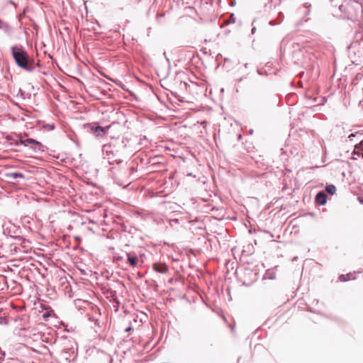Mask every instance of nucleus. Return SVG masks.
<instances>
[{"label":"nucleus","instance_id":"obj_1","mask_svg":"<svg viewBox=\"0 0 363 363\" xmlns=\"http://www.w3.org/2000/svg\"><path fill=\"white\" fill-rule=\"evenodd\" d=\"M12 55L16 64L21 68L29 70V57L26 52L18 48H12Z\"/></svg>","mask_w":363,"mask_h":363},{"label":"nucleus","instance_id":"obj_2","mask_svg":"<svg viewBox=\"0 0 363 363\" xmlns=\"http://www.w3.org/2000/svg\"><path fill=\"white\" fill-rule=\"evenodd\" d=\"M88 127L90 129V132L96 137H104L110 128V126L101 127L94 124H89Z\"/></svg>","mask_w":363,"mask_h":363},{"label":"nucleus","instance_id":"obj_3","mask_svg":"<svg viewBox=\"0 0 363 363\" xmlns=\"http://www.w3.org/2000/svg\"><path fill=\"white\" fill-rule=\"evenodd\" d=\"M152 268L157 272L162 274H166L169 270L167 265L162 262H157L154 264Z\"/></svg>","mask_w":363,"mask_h":363},{"label":"nucleus","instance_id":"obj_4","mask_svg":"<svg viewBox=\"0 0 363 363\" xmlns=\"http://www.w3.org/2000/svg\"><path fill=\"white\" fill-rule=\"evenodd\" d=\"M315 201L320 204L324 205L327 201V195L323 191H320L316 194Z\"/></svg>","mask_w":363,"mask_h":363},{"label":"nucleus","instance_id":"obj_5","mask_svg":"<svg viewBox=\"0 0 363 363\" xmlns=\"http://www.w3.org/2000/svg\"><path fill=\"white\" fill-rule=\"evenodd\" d=\"M353 155H356L363 158V140L354 146Z\"/></svg>","mask_w":363,"mask_h":363},{"label":"nucleus","instance_id":"obj_6","mask_svg":"<svg viewBox=\"0 0 363 363\" xmlns=\"http://www.w3.org/2000/svg\"><path fill=\"white\" fill-rule=\"evenodd\" d=\"M128 263L130 266L135 267L138 263V259L137 257L132 255L131 254H128Z\"/></svg>","mask_w":363,"mask_h":363},{"label":"nucleus","instance_id":"obj_7","mask_svg":"<svg viewBox=\"0 0 363 363\" xmlns=\"http://www.w3.org/2000/svg\"><path fill=\"white\" fill-rule=\"evenodd\" d=\"M325 191L328 194L333 195L336 192V187L333 184H330L326 186Z\"/></svg>","mask_w":363,"mask_h":363},{"label":"nucleus","instance_id":"obj_8","mask_svg":"<svg viewBox=\"0 0 363 363\" xmlns=\"http://www.w3.org/2000/svg\"><path fill=\"white\" fill-rule=\"evenodd\" d=\"M355 277H352L350 274H342L339 277L340 281H347L350 279H354Z\"/></svg>","mask_w":363,"mask_h":363},{"label":"nucleus","instance_id":"obj_9","mask_svg":"<svg viewBox=\"0 0 363 363\" xmlns=\"http://www.w3.org/2000/svg\"><path fill=\"white\" fill-rule=\"evenodd\" d=\"M26 145L30 144V145H40V143L38 141H36L34 139L28 138L25 140Z\"/></svg>","mask_w":363,"mask_h":363},{"label":"nucleus","instance_id":"obj_10","mask_svg":"<svg viewBox=\"0 0 363 363\" xmlns=\"http://www.w3.org/2000/svg\"><path fill=\"white\" fill-rule=\"evenodd\" d=\"M111 145H104V151L106 152V154L107 155H109L110 153H111V151L109 150V149H111Z\"/></svg>","mask_w":363,"mask_h":363},{"label":"nucleus","instance_id":"obj_11","mask_svg":"<svg viewBox=\"0 0 363 363\" xmlns=\"http://www.w3.org/2000/svg\"><path fill=\"white\" fill-rule=\"evenodd\" d=\"M130 328H128L126 329V331H130Z\"/></svg>","mask_w":363,"mask_h":363},{"label":"nucleus","instance_id":"obj_12","mask_svg":"<svg viewBox=\"0 0 363 363\" xmlns=\"http://www.w3.org/2000/svg\"><path fill=\"white\" fill-rule=\"evenodd\" d=\"M139 1H140V0H138V2H139Z\"/></svg>","mask_w":363,"mask_h":363}]
</instances>
